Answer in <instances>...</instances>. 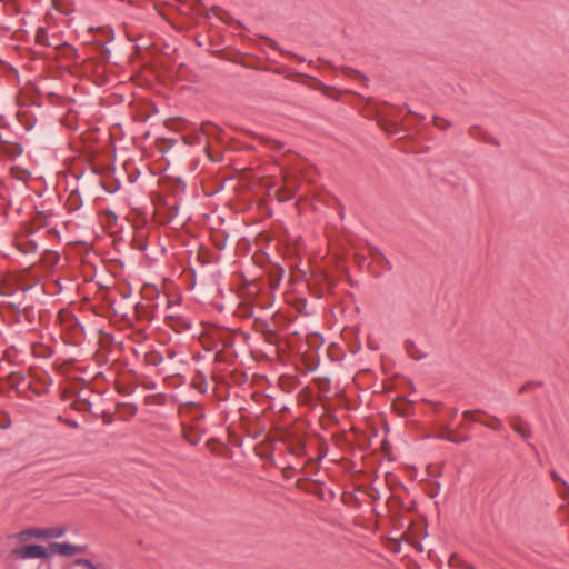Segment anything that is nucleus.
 Wrapping results in <instances>:
<instances>
[{
    "mask_svg": "<svg viewBox=\"0 0 569 569\" xmlns=\"http://www.w3.org/2000/svg\"><path fill=\"white\" fill-rule=\"evenodd\" d=\"M12 555L21 559H47L51 556V551L49 548H46L40 545H28L24 547L13 549Z\"/></svg>",
    "mask_w": 569,
    "mask_h": 569,
    "instance_id": "obj_1",
    "label": "nucleus"
},
{
    "mask_svg": "<svg viewBox=\"0 0 569 569\" xmlns=\"http://www.w3.org/2000/svg\"><path fill=\"white\" fill-rule=\"evenodd\" d=\"M67 532L66 527H50V528H29L23 530L20 536H29L39 539L60 538Z\"/></svg>",
    "mask_w": 569,
    "mask_h": 569,
    "instance_id": "obj_2",
    "label": "nucleus"
},
{
    "mask_svg": "<svg viewBox=\"0 0 569 569\" xmlns=\"http://www.w3.org/2000/svg\"><path fill=\"white\" fill-rule=\"evenodd\" d=\"M49 549L52 553H57L64 557H71L83 552L84 547L71 545L69 542H51Z\"/></svg>",
    "mask_w": 569,
    "mask_h": 569,
    "instance_id": "obj_3",
    "label": "nucleus"
},
{
    "mask_svg": "<svg viewBox=\"0 0 569 569\" xmlns=\"http://www.w3.org/2000/svg\"><path fill=\"white\" fill-rule=\"evenodd\" d=\"M510 427L518 433L523 440H528L532 437V430L530 425L522 419L520 415L510 417Z\"/></svg>",
    "mask_w": 569,
    "mask_h": 569,
    "instance_id": "obj_4",
    "label": "nucleus"
},
{
    "mask_svg": "<svg viewBox=\"0 0 569 569\" xmlns=\"http://www.w3.org/2000/svg\"><path fill=\"white\" fill-rule=\"evenodd\" d=\"M16 320L18 323L27 322L33 325L37 321V316L31 306L19 302L16 306Z\"/></svg>",
    "mask_w": 569,
    "mask_h": 569,
    "instance_id": "obj_5",
    "label": "nucleus"
},
{
    "mask_svg": "<svg viewBox=\"0 0 569 569\" xmlns=\"http://www.w3.org/2000/svg\"><path fill=\"white\" fill-rule=\"evenodd\" d=\"M47 216L42 211H38L34 217L32 218L31 222L26 226L24 231L27 232V236H32L36 231L39 229L46 227L48 224L47 222Z\"/></svg>",
    "mask_w": 569,
    "mask_h": 569,
    "instance_id": "obj_6",
    "label": "nucleus"
},
{
    "mask_svg": "<svg viewBox=\"0 0 569 569\" xmlns=\"http://www.w3.org/2000/svg\"><path fill=\"white\" fill-rule=\"evenodd\" d=\"M0 149L3 154L9 157L10 159H14L16 157L20 156L23 151V148L18 142H10L7 140H2L0 137Z\"/></svg>",
    "mask_w": 569,
    "mask_h": 569,
    "instance_id": "obj_7",
    "label": "nucleus"
},
{
    "mask_svg": "<svg viewBox=\"0 0 569 569\" xmlns=\"http://www.w3.org/2000/svg\"><path fill=\"white\" fill-rule=\"evenodd\" d=\"M24 233H27L24 231ZM30 236L24 234V238H21L17 242L18 249L23 253H34L38 251V244L34 240L29 239Z\"/></svg>",
    "mask_w": 569,
    "mask_h": 569,
    "instance_id": "obj_8",
    "label": "nucleus"
},
{
    "mask_svg": "<svg viewBox=\"0 0 569 569\" xmlns=\"http://www.w3.org/2000/svg\"><path fill=\"white\" fill-rule=\"evenodd\" d=\"M31 352L36 358L48 359L53 355V348L43 343H33Z\"/></svg>",
    "mask_w": 569,
    "mask_h": 569,
    "instance_id": "obj_9",
    "label": "nucleus"
},
{
    "mask_svg": "<svg viewBox=\"0 0 569 569\" xmlns=\"http://www.w3.org/2000/svg\"><path fill=\"white\" fill-rule=\"evenodd\" d=\"M406 351L413 360H421L426 358V353L421 352L412 340L406 341Z\"/></svg>",
    "mask_w": 569,
    "mask_h": 569,
    "instance_id": "obj_10",
    "label": "nucleus"
},
{
    "mask_svg": "<svg viewBox=\"0 0 569 569\" xmlns=\"http://www.w3.org/2000/svg\"><path fill=\"white\" fill-rule=\"evenodd\" d=\"M289 451L295 456H303L306 453V445L302 439H295L289 443Z\"/></svg>",
    "mask_w": 569,
    "mask_h": 569,
    "instance_id": "obj_11",
    "label": "nucleus"
},
{
    "mask_svg": "<svg viewBox=\"0 0 569 569\" xmlns=\"http://www.w3.org/2000/svg\"><path fill=\"white\" fill-rule=\"evenodd\" d=\"M163 360V357L158 351H150L144 355V362L148 366L157 367Z\"/></svg>",
    "mask_w": 569,
    "mask_h": 569,
    "instance_id": "obj_12",
    "label": "nucleus"
},
{
    "mask_svg": "<svg viewBox=\"0 0 569 569\" xmlns=\"http://www.w3.org/2000/svg\"><path fill=\"white\" fill-rule=\"evenodd\" d=\"M69 569H97L93 562L89 559H76Z\"/></svg>",
    "mask_w": 569,
    "mask_h": 569,
    "instance_id": "obj_13",
    "label": "nucleus"
},
{
    "mask_svg": "<svg viewBox=\"0 0 569 569\" xmlns=\"http://www.w3.org/2000/svg\"><path fill=\"white\" fill-rule=\"evenodd\" d=\"M68 204L70 207V210H76L82 204V200L78 189L69 194Z\"/></svg>",
    "mask_w": 569,
    "mask_h": 569,
    "instance_id": "obj_14",
    "label": "nucleus"
},
{
    "mask_svg": "<svg viewBox=\"0 0 569 569\" xmlns=\"http://www.w3.org/2000/svg\"><path fill=\"white\" fill-rule=\"evenodd\" d=\"M36 42L41 46L51 47L48 32L43 28H39L36 32Z\"/></svg>",
    "mask_w": 569,
    "mask_h": 569,
    "instance_id": "obj_15",
    "label": "nucleus"
},
{
    "mask_svg": "<svg viewBox=\"0 0 569 569\" xmlns=\"http://www.w3.org/2000/svg\"><path fill=\"white\" fill-rule=\"evenodd\" d=\"M482 425H485L486 427L492 429V430H500L502 428V421L496 417V416H492L491 417V421L490 422H487V421H482Z\"/></svg>",
    "mask_w": 569,
    "mask_h": 569,
    "instance_id": "obj_16",
    "label": "nucleus"
},
{
    "mask_svg": "<svg viewBox=\"0 0 569 569\" xmlns=\"http://www.w3.org/2000/svg\"><path fill=\"white\" fill-rule=\"evenodd\" d=\"M478 413H485V412L482 410H465L462 412V417L465 419H470L471 421L482 423V421L479 420L478 417H477Z\"/></svg>",
    "mask_w": 569,
    "mask_h": 569,
    "instance_id": "obj_17",
    "label": "nucleus"
},
{
    "mask_svg": "<svg viewBox=\"0 0 569 569\" xmlns=\"http://www.w3.org/2000/svg\"><path fill=\"white\" fill-rule=\"evenodd\" d=\"M433 124L442 130L448 129L451 126V123L447 119L438 116L433 117Z\"/></svg>",
    "mask_w": 569,
    "mask_h": 569,
    "instance_id": "obj_18",
    "label": "nucleus"
},
{
    "mask_svg": "<svg viewBox=\"0 0 569 569\" xmlns=\"http://www.w3.org/2000/svg\"><path fill=\"white\" fill-rule=\"evenodd\" d=\"M10 425H11L10 416L7 412L0 410V429H7L10 427Z\"/></svg>",
    "mask_w": 569,
    "mask_h": 569,
    "instance_id": "obj_19",
    "label": "nucleus"
},
{
    "mask_svg": "<svg viewBox=\"0 0 569 569\" xmlns=\"http://www.w3.org/2000/svg\"><path fill=\"white\" fill-rule=\"evenodd\" d=\"M204 137V133H194V134H188L184 137L186 143L193 144V143H200V139Z\"/></svg>",
    "mask_w": 569,
    "mask_h": 569,
    "instance_id": "obj_20",
    "label": "nucleus"
},
{
    "mask_svg": "<svg viewBox=\"0 0 569 569\" xmlns=\"http://www.w3.org/2000/svg\"><path fill=\"white\" fill-rule=\"evenodd\" d=\"M63 54L67 58L72 59V58L77 57V50L72 46L64 43L63 44Z\"/></svg>",
    "mask_w": 569,
    "mask_h": 569,
    "instance_id": "obj_21",
    "label": "nucleus"
},
{
    "mask_svg": "<svg viewBox=\"0 0 569 569\" xmlns=\"http://www.w3.org/2000/svg\"><path fill=\"white\" fill-rule=\"evenodd\" d=\"M63 54L67 58L72 59V58L77 57V50L72 46L64 43L63 44Z\"/></svg>",
    "mask_w": 569,
    "mask_h": 569,
    "instance_id": "obj_22",
    "label": "nucleus"
},
{
    "mask_svg": "<svg viewBox=\"0 0 569 569\" xmlns=\"http://www.w3.org/2000/svg\"><path fill=\"white\" fill-rule=\"evenodd\" d=\"M550 476L555 482L561 483V486L566 489L567 493H569V485L563 479H561V477L556 471H551Z\"/></svg>",
    "mask_w": 569,
    "mask_h": 569,
    "instance_id": "obj_23",
    "label": "nucleus"
},
{
    "mask_svg": "<svg viewBox=\"0 0 569 569\" xmlns=\"http://www.w3.org/2000/svg\"><path fill=\"white\" fill-rule=\"evenodd\" d=\"M533 386H542V382L528 381L519 388L518 393L527 392Z\"/></svg>",
    "mask_w": 569,
    "mask_h": 569,
    "instance_id": "obj_24",
    "label": "nucleus"
},
{
    "mask_svg": "<svg viewBox=\"0 0 569 569\" xmlns=\"http://www.w3.org/2000/svg\"><path fill=\"white\" fill-rule=\"evenodd\" d=\"M442 438L453 443H460L469 439L468 437L456 438L452 436L451 431H449V433L447 436H443Z\"/></svg>",
    "mask_w": 569,
    "mask_h": 569,
    "instance_id": "obj_25",
    "label": "nucleus"
},
{
    "mask_svg": "<svg viewBox=\"0 0 569 569\" xmlns=\"http://www.w3.org/2000/svg\"><path fill=\"white\" fill-rule=\"evenodd\" d=\"M478 132H480V128L479 127L475 126V127L470 128V134L472 137H477Z\"/></svg>",
    "mask_w": 569,
    "mask_h": 569,
    "instance_id": "obj_26",
    "label": "nucleus"
},
{
    "mask_svg": "<svg viewBox=\"0 0 569 569\" xmlns=\"http://www.w3.org/2000/svg\"><path fill=\"white\" fill-rule=\"evenodd\" d=\"M214 247L219 250H222L224 248V244L221 242L216 241Z\"/></svg>",
    "mask_w": 569,
    "mask_h": 569,
    "instance_id": "obj_27",
    "label": "nucleus"
},
{
    "mask_svg": "<svg viewBox=\"0 0 569 569\" xmlns=\"http://www.w3.org/2000/svg\"><path fill=\"white\" fill-rule=\"evenodd\" d=\"M67 423L70 426V427H73V428H77L78 427V422L77 421H72V420H68Z\"/></svg>",
    "mask_w": 569,
    "mask_h": 569,
    "instance_id": "obj_28",
    "label": "nucleus"
},
{
    "mask_svg": "<svg viewBox=\"0 0 569 569\" xmlns=\"http://www.w3.org/2000/svg\"><path fill=\"white\" fill-rule=\"evenodd\" d=\"M450 412H451V418H455L457 416V413H458V410L456 408H452L450 410Z\"/></svg>",
    "mask_w": 569,
    "mask_h": 569,
    "instance_id": "obj_29",
    "label": "nucleus"
},
{
    "mask_svg": "<svg viewBox=\"0 0 569 569\" xmlns=\"http://www.w3.org/2000/svg\"><path fill=\"white\" fill-rule=\"evenodd\" d=\"M260 323V320L259 319H256V325H259ZM261 326L262 327H267V322L263 320L261 321Z\"/></svg>",
    "mask_w": 569,
    "mask_h": 569,
    "instance_id": "obj_30",
    "label": "nucleus"
},
{
    "mask_svg": "<svg viewBox=\"0 0 569 569\" xmlns=\"http://www.w3.org/2000/svg\"><path fill=\"white\" fill-rule=\"evenodd\" d=\"M277 148H278V149H282V148H283V143H281V142H277Z\"/></svg>",
    "mask_w": 569,
    "mask_h": 569,
    "instance_id": "obj_31",
    "label": "nucleus"
}]
</instances>
